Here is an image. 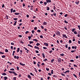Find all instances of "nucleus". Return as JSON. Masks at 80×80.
I'll return each mask as SVG.
<instances>
[{"mask_svg":"<svg viewBox=\"0 0 80 80\" xmlns=\"http://www.w3.org/2000/svg\"><path fill=\"white\" fill-rule=\"evenodd\" d=\"M73 76H74V77H76V78H77V75H75V74H73Z\"/></svg>","mask_w":80,"mask_h":80,"instance_id":"26","label":"nucleus"},{"mask_svg":"<svg viewBox=\"0 0 80 80\" xmlns=\"http://www.w3.org/2000/svg\"><path fill=\"white\" fill-rule=\"evenodd\" d=\"M34 32H35V31H34V30H32V33L33 34V33H34Z\"/></svg>","mask_w":80,"mask_h":80,"instance_id":"33","label":"nucleus"},{"mask_svg":"<svg viewBox=\"0 0 80 80\" xmlns=\"http://www.w3.org/2000/svg\"><path fill=\"white\" fill-rule=\"evenodd\" d=\"M35 48H37L38 50H39V48L38 47H37L36 46H35L34 47Z\"/></svg>","mask_w":80,"mask_h":80,"instance_id":"16","label":"nucleus"},{"mask_svg":"<svg viewBox=\"0 0 80 80\" xmlns=\"http://www.w3.org/2000/svg\"><path fill=\"white\" fill-rule=\"evenodd\" d=\"M31 37H30V36H29L28 37V38L29 39V40H30V39H31Z\"/></svg>","mask_w":80,"mask_h":80,"instance_id":"42","label":"nucleus"},{"mask_svg":"<svg viewBox=\"0 0 80 80\" xmlns=\"http://www.w3.org/2000/svg\"><path fill=\"white\" fill-rule=\"evenodd\" d=\"M50 77L48 76L47 78L48 80H49V79H50Z\"/></svg>","mask_w":80,"mask_h":80,"instance_id":"63","label":"nucleus"},{"mask_svg":"<svg viewBox=\"0 0 80 80\" xmlns=\"http://www.w3.org/2000/svg\"><path fill=\"white\" fill-rule=\"evenodd\" d=\"M58 63H61V58H58Z\"/></svg>","mask_w":80,"mask_h":80,"instance_id":"3","label":"nucleus"},{"mask_svg":"<svg viewBox=\"0 0 80 80\" xmlns=\"http://www.w3.org/2000/svg\"><path fill=\"white\" fill-rule=\"evenodd\" d=\"M70 62H74V60H70Z\"/></svg>","mask_w":80,"mask_h":80,"instance_id":"48","label":"nucleus"},{"mask_svg":"<svg viewBox=\"0 0 80 80\" xmlns=\"http://www.w3.org/2000/svg\"><path fill=\"white\" fill-rule=\"evenodd\" d=\"M14 58H15V59H16V58H17V59H18V58H19V57L18 56L17 57V56H15L14 57Z\"/></svg>","mask_w":80,"mask_h":80,"instance_id":"6","label":"nucleus"},{"mask_svg":"<svg viewBox=\"0 0 80 80\" xmlns=\"http://www.w3.org/2000/svg\"><path fill=\"white\" fill-rule=\"evenodd\" d=\"M35 52L37 53H38V52H39L37 50L35 51Z\"/></svg>","mask_w":80,"mask_h":80,"instance_id":"53","label":"nucleus"},{"mask_svg":"<svg viewBox=\"0 0 80 80\" xmlns=\"http://www.w3.org/2000/svg\"><path fill=\"white\" fill-rule=\"evenodd\" d=\"M14 20H18V18H13Z\"/></svg>","mask_w":80,"mask_h":80,"instance_id":"40","label":"nucleus"},{"mask_svg":"<svg viewBox=\"0 0 80 80\" xmlns=\"http://www.w3.org/2000/svg\"><path fill=\"white\" fill-rule=\"evenodd\" d=\"M17 70H19V67L18 66L17 67Z\"/></svg>","mask_w":80,"mask_h":80,"instance_id":"44","label":"nucleus"},{"mask_svg":"<svg viewBox=\"0 0 80 80\" xmlns=\"http://www.w3.org/2000/svg\"><path fill=\"white\" fill-rule=\"evenodd\" d=\"M46 70H47V71H49V68H46Z\"/></svg>","mask_w":80,"mask_h":80,"instance_id":"52","label":"nucleus"},{"mask_svg":"<svg viewBox=\"0 0 80 80\" xmlns=\"http://www.w3.org/2000/svg\"><path fill=\"white\" fill-rule=\"evenodd\" d=\"M75 3L76 5H78V3H80V2H79V1L76 2Z\"/></svg>","mask_w":80,"mask_h":80,"instance_id":"10","label":"nucleus"},{"mask_svg":"<svg viewBox=\"0 0 80 80\" xmlns=\"http://www.w3.org/2000/svg\"><path fill=\"white\" fill-rule=\"evenodd\" d=\"M64 22L65 23H68V22L66 20L64 21Z\"/></svg>","mask_w":80,"mask_h":80,"instance_id":"41","label":"nucleus"},{"mask_svg":"<svg viewBox=\"0 0 80 80\" xmlns=\"http://www.w3.org/2000/svg\"><path fill=\"white\" fill-rule=\"evenodd\" d=\"M74 34H78V33L77 32V31H75L74 32Z\"/></svg>","mask_w":80,"mask_h":80,"instance_id":"28","label":"nucleus"},{"mask_svg":"<svg viewBox=\"0 0 80 80\" xmlns=\"http://www.w3.org/2000/svg\"><path fill=\"white\" fill-rule=\"evenodd\" d=\"M70 72V70L66 71L65 72H63L64 73H69Z\"/></svg>","mask_w":80,"mask_h":80,"instance_id":"5","label":"nucleus"},{"mask_svg":"<svg viewBox=\"0 0 80 80\" xmlns=\"http://www.w3.org/2000/svg\"><path fill=\"white\" fill-rule=\"evenodd\" d=\"M69 43H72V41L70 40H69Z\"/></svg>","mask_w":80,"mask_h":80,"instance_id":"45","label":"nucleus"},{"mask_svg":"<svg viewBox=\"0 0 80 80\" xmlns=\"http://www.w3.org/2000/svg\"><path fill=\"white\" fill-rule=\"evenodd\" d=\"M56 33L57 35H58V36H60V32L58 31H57L56 32Z\"/></svg>","mask_w":80,"mask_h":80,"instance_id":"2","label":"nucleus"},{"mask_svg":"<svg viewBox=\"0 0 80 80\" xmlns=\"http://www.w3.org/2000/svg\"><path fill=\"white\" fill-rule=\"evenodd\" d=\"M33 41H35V42H38V40H37V39H33Z\"/></svg>","mask_w":80,"mask_h":80,"instance_id":"19","label":"nucleus"},{"mask_svg":"<svg viewBox=\"0 0 80 80\" xmlns=\"http://www.w3.org/2000/svg\"><path fill=\"white\" fill-rule=\"evenodd\" d=\"M44 45H46V46H48V43H47L46 42H45L44 43Z\"/></svg>","mask_w":80,"mask_h":80,"instance_id":"9","label":"nucleus"},{"mask_svg":"<svg viewBox=\"0 0 80 80\" xmlns=\"http://www.w3.org/2000/svg\"><path fill=\"white\" fill-rule=\"evenodd\" d=\"M37 32H39V33H40V32H41V31H40V30H37Z\"/></svg>","mask_w":80,"mask_h":80,"instance_id":"34","label":"nucleus"},{"mask_svg":"<svg viewBox=\"0 0 80 80\" xmlns=\"http://www.w3.org/2000/svg\"><path fill=\"white\" fill-rule=\"evenodd\" d=\"M29 43L30 44H31V43H33V41H30L29 42Z\"/></svg>","mask_w":80,"mask_h":80,"instance_id":"30","label":"nucleus"},{"mask_svg":"<svg viewBox=\"0 0 80 80\" xmlns=\"http://www.w3.org/2000/svg\"><path fill=\"white\" fill-rule=\"evenodd\" d=\"M20 64L21 65H22V66H24L25 65L24 64L22 63L21 62H20Z\"/></svg>","mask_w":80,"mask_h":80,"instance_id":"13","label":"nucleus"},{"mask_svg":"<svg viewBox=\"0 0 80 80\" xmlns=\"http://www.w3.org/2000/svg\"><path fill=\"white\" fill-rule=\"evenodd\" d=\"M67 16H68V15L67 14H66L64 15L65 17H66Z\"/></svg>","mask_w":80,"mask_h":80,"instance_id":"56","label":"nucleus"},{"mask_svg":"<svg viewBox=\"0 0 80 80\" xmlns=\"http://www.w3.org/2000/svg\"><path fill=\"white\" fill-rule=\"evenodd\" d=\"M53 15H54V16H55H55H56V13H53Z\"/></svg>","mask_w":80,"mask_h":80,"instance_id":"61","label":"nucleus"},{"mask_svg":"<svg viewBox=\"0 0 80 80\" xmlns=\"http://www.w3.org/2000/svg\"><path fill=\"white\" fill-rule=\"evenodd\" d=\"M43 49H44L45 50H46L47 49V48L45 47H43Z\"/></svg>","mask_w":80,"mask_h":80,"instance_id":"50","label":"nucleus"},{"mask_svg":"<svg viewBox=\"0 0 80 80\" xmlns=\"http://www.w3.org/2000/svg\"><path fill=\"white\" fill-rule=\"evenodd\" d=\"M61 74L63 76H64V77L65 76V74L63 73H62Z\"/></svg>","mask_w":80,"mask_h":80,"instance_id":"64","label":"nucleus"},{"mask_svg":"<svg viewBox=\"0 0 80 80\" xmlns=\"http://www.w3.org/2000/svg\"><path fill=\"white\" fill-rule=\"evenodd\" d=\"M2 75H4V76L7 75V73H5V72H4L2 74Z\"/></svg>","mask_w":80,"mask_h":80,"instance_id":"18","label":"nucleus"},{"mask_svg":"<svg viewBox=\"0 0 80 80\" xmlns=\"http://www.w3.org/2000/svg\"><path fill=\"white\" fill-rule=\"evenodd\" d=\"M75 30V29H73L72 30V32H74Z\"/></svg>","mask_w":80,"mask_h":80,"instance_id":"39","label":"nucleus"},{"mask_svg":"<svg viewBox=\"0 0 80 80\" xmlns=\"http://www.w3.org/2000/svg\"><path fill=\"white\" fill-rule=\"evenodd\" d=\"M15 15H20V13H18V12H15Z\"/></svg>","mask_w":80,"mask_h":80,"instance_id":"15","label":"nucleus"},{"mask_svg":"<svg viewBox=\"0 0 80 80\" xmlns=\"http://www.w3.org/2000/svg\"><path fill=\"white\" fill-rule=\"evenodd\" d=\"M4 80H7V79H8V78L7 77H4Z\"/></svg>","mask_w":80,"mask_h":80,"instance_id":"14","label":"nucleus"},{"mask_svg":"<svg viewBox=\"0 0 80 80\" xmlns=\"http://www.w3.org/2000/svg\"><path fill=\"white\" fill-rule=\"evenodd\" d=\"M37 27H35L34 28V30H37Z\"/></svg>","mask_w":80,"mask_h":80,"instance_id":"49","label":"nucleus"},{"mask_svg":"<svg viewBox=\"0 0 80 80\" xmlns=\"http://www.w3.org/2000/svg\"><path fill=\"white\" fill-rule=\"evenodd\" d=\"M47 3L46 2H44V5H47Z\"/></svg>","mask_w":80,"mask_h":80,"instance_id":"31","label":"nucleus"},{"mask_svg":"<svg viewBox=\"0 0 80 80\" xmlns=\"http://www.w3.org/2000/svg\"><path fill=\"white\" fill-rule=\"evenodd\" d=\"M8 72L10 73H13V74H15V75H17V74L16 73V72L14 71H8Z\"/></svg>","mask_w":80,"mask_h":80,"instance_id":"1","label":"nucleus"},{"mask_svg":"<svg viewBox=\"0 0 80 80\" xmlns=\"http://www.w3.org/2000/svg\"><path fill=\"white\" fill-rule=\"evenodd\" d=\"M77 46H75V47L74 46H72V49H74V48H75V49H77Z\"/></svg>","mask_w":80,"mask_h":80,"instance_id":"8","label":"nucleus"},{"mask_svg":"<svg viewBox=\"0 0 80 80\" xmlns=\"http://www.w3.org/2000/svg\"><path fill=\"white\" fill-rule=\"evenodd\" d=\"M23 5V7H25V3H23L22 4Z\"/></svg>","mask_w":80,"mask_h":80,"instance_id":"47","label":"nucleus"},{"mask_svg":"<svg viewBox=\"0 0 80 80\" xmlns=\"http://www.w3.org/2000/svg\"><path fill=\"white\" fill-rule=\"evenodd\" d=\"M42 57H43V58H45V54H44V53H42Z\"/></svg>","mask_w":80,"mask_h":80,"instance_id":"23","label":"nucleus"},{"mask_svg":"<svg viewBox=\"0 0 80 80\" xmlns=\"http://www.w3.org/2000/svg\"><path fill=\"white\" fill-rule=\"evenodd\" d=\"M54 61H55V59H52L51 60V63H53V62H54Z\"/></svg>","mask_w":80,"mask_h":80,"instance_id":"12","label":"nucleus"},{"mask_svg":"<svg viewBox=\"0 0 80 80\" xmlns=\"http://www.w3.org/2000/svg\"><path fill=\"white\" fill-rule=\"evenodd\" d=\"M4 7H5V5L4 4H2V8H4Z\"/></svg>","mask_w":80,"mask_h":80,"instance_id":"46","label":"nucleus"},{"mask_svg":"<svg viewBox=\"0 0 80 80\" xmlns=\"http://www.w3.org/2000/svg\"><path fill=\"white\" fill-rule=\"evenodd\" d=\"M0 53H1V54H4V52H0Z\"/></svg>","mask_w":80,"mask_h":80,"instance_id":"62","label":"nucleus"},{"mask_svg":"<svg viewBox=\"0 0 80 80\" xmlns=\"http://www.w3.org/2000/svg\"><path fill=\"white\" fill-rule=\"evenodd\" d=\"M2 58H5V55H3L2 56Z\"/></svg>","mask_w":80,"mask_h":80,"instance_id":"51","label":"nucleus"},{"mask_svg":"<svg viewBox=\"0 0 80 80\" xmlns=\"http://www.w3.org/2000/svg\"><path fill=\"white\" fill-rule=\"evenodd\" d=\"M10 70H12V71H14V70H15V69H14V68H11L10 69Z\"/></svg>","mask_w":80,"mask_h":80,"instance_id":"24","label":"nucleus"},{"mask_svg":"<svg viewBox=\"0 0 80 80\" xmlns=\"http://www.w3.org/2000/svg\"><path fill=\"white\" fill-rule=\"evenodd\" d=\"M62 36L63 37H64V38H68V37H67V36L66 34H63L62 35Z\"/></svg>","mask_w":80,"mask_h":80,"instance_id":"4","label":"nucleus"},{"mask_svg":"<svg viewBox=\"0 0 80 80\" xmlns=\"http://www.w3.org/2000/svg\"><path fill=\"white\" fill-rule=\"evenodd\" d=\"M76 52V50H72L71 51L72 53H73V52Z\"/></svg>","mask_w":80,"mask_h":80,"instance_id":"27","label":"nucleus"},{"mask_svg":"<svg viewBox=\"0 0 80 80\" xmlns=\"http://www.w3.org/2000/svg\"><path fill=\"white\" fill-rule=\"evenodd\" d=\"M28 77L29 78V79H31V78H32V77L30 75H28Z\"/></svg>","mask_w":80,"mask_h":80,"instance_id":"11","label":"nucleus"},{"mask_svg":"<svg viewBox=\"0 0 80 80\" xmlns=\"http://www.w3.org/2000/svg\"><path fill=\"white\" fill-rule=\"evenodd\" d=\"M28 46L29 47H32V48H33V46L31 45L28 44Z\"/></svg>","mask_w":80,"mask_h":80,"instance_id":"20","label":"nucleus"},{"mask_svg":"<svg viewBox=\"0 0 80 80\" xmlns=\"http://www.w3.org/2000/svg\"><path fill=\"white\" fill-rule=\"evenodd\" d=\"M53 51H51L49 52V53L50 54L52 53V52Z\"/></svg>","mask_w":80,"mask_h":80,"instance_id":"59","label":"nucleus"},{"mask_svg":"<svg viewBox=\"0 0 80 80\" xmlns=\"http://www.w3.org/2000/svg\"><path fill=\"white\" fill-rule=\"evenodd\" d=\"M47 10H50V8L49 7H47Z\"/></svg>","mask_w":80,"mask_h":80,"instance_id":"21","label":"nucleus"},{"mask_svg":"<svg viewBox=\"0 0 80 80\" xmlns=\"http://www.w3.org/2000/svg\"><path fill=\"white\" fill-rule=\"evenodd\" d=\"M60 55H61V56H62V57H63L64 56V54L63 53L61 54H60Z\"/></svg>","mask_w":80,"mask_h":80,"instance_id":"29","label":"nucleus"},{"mask_svg":"<svg viewBox=\"0 0 80 80\" xmlns=\"http://www.w3.org/2000/svg\"><path fill=\"white\" fill-rule=\"evenodd\" d=\"M20 52V48H18L17 49V52Z\"/></svg>","mask_w":80,"mask_h":80,"instance_id":"17","label":"nucleus"},{"mask_svg":"<svg viewBox=\"0 0 80 80\" xmlns=\"http://www.w3.org/2000/svg\"><path fill=\"white\" fill-rule=\"evenodd\" d=\"M74 67H77V66L75 64H74Z\"/></svg>","mask_w":80,"mask_h":80,"instance_id":"60","label":"nucleus"},{"mask_svg":"<svg viewBox=\"0 0 80 80\" xmlns=\"http://www.w3.org/2000/svg\"><path fill=\"white\" fill-rule=\"evenodd\" d=\"M6 17H7L6 19L7 20L8 19V15H6Z\"/></svg>","mask_w":80,"mask_h":80,"instance_id":"43","label":"nucleus"},{"mask_svg":"<svg viewBox=\"0 0 80 80\" xmlns=\"http://www.w3.org/2000/svg\"><path fill=\"white\" fill-rule=\"evenodd\" d=\"M48 75L50 76H51L52 75V74H51V73H48Z\"/></svg>","mask_w":80,"mask_h":80,"instance_id":"54","label":"nucleus"},{"mask_svg":"<svg viewBox=\"0 0 80 80\" xmlns=\"http://www.w3.org/2000/svg\"><path fill=\"white\" fill-rule=\"evenodd\" d=\"M30 74L31 75H32V76H34V74H33L32 72H31Z\"/></svg>","mask_w":80,"mask_h":80,"instance_id":"37","label":"nucleus"},{"mask_svg":"<svg viewBox=\"0 0 80 80\" xmlns=\"http://www.w3.org/2000/svg\"><path fill=\"white\" fill-rule=\"evenodd\" d=\"M13 8H12L11 9V13H12L13 12Z\"/></svg>","mask_w":80,"mask_h":80,"instance_id":"38","label":"nucleus"},{"mask_svg":"<svg viewBox=\"0 0 80 80\" xmlns=\"http://www.w3.org/2000/svg\"><path fill=\"white\" fill-rule=\"evenodd\" d=\"M41 28H42V29H43V28H44V27L42 26H41Z\"/></svg>","mask_w":80,"mask_h":80,"instance_id":"55","label":"nucleus"},{"mask_svg":"<svg viewBox=\"0 0 80 80\" xmlns=\"http://www.w3.org/2000/svg\"><path fill=\"white\" fill-rule=\"evenodd\" d=\"M29 33V32H28V31H27L26 32V34H27V33Z\"/></svg>","mask_w":80,"mask_h":80,"instance_id":"57","label":"nucleus"},{"mask_svg":"<svg viewBox=\"0 0 80 80\" xmlns=\"http://www.w3.org/2000/svg\"><path fill=\"white\" fill-rule=\"evenodd\" d=\"M51 73L52 74H53V70H51Z\"/></svg>","mask_w":80,"mask_h":80,"instance_id":"35","label":"nucleus"},{"mask_svg":"<svg viewBox=\"0 0 80 80\" xmlns=\"http://www.w3.org/2000/svg\"><path fill=\"white\" fill-rule=\"evenodd\" d=\"M43 24L44 25H47V22H43Z\"/></svg>","mask_w":80,"mask_h":80,"instance_id":"25","label":"nucleus"},{"mask_svg":"<svg viewBox=\"0 0 80 80\" xmlns=\"http://www.w3.org/2000/svg\"><path fill=\"white\" fill-rule=\"evenodd\" d=\"M40 45V43H39L38 42H37V44H36L37 46H38L39 45Z\"/></svg>","mask_w":80,"mask_h":80,"instance_id":"32","label":"nucleus"},{"mask_svg":"<svg viewBox=\"0 0 80 80\" xmlns=\"http://www.w3.org/2000/svg\"><path fill=\"white\" fill-rule=\"evenodd\" d=\"M46 2H47V3H51V2H52V1H51V0H46Z\"/></svg>","mask_w":80,"mask_h":80,"instance_id":"7","label":"nucleus"},{"mask_svg":"<svg viewBox=\"0 0 80 80\" xmlns=\"http://www.w3.org/2000/svg\"><path fill=\"white\" fill-rule=\"evenodd\" d=\"M43 3V2L42 1H41L40 2V3L41 4H42Z\"/></svg>","mask_w":80,"mask_h":80,"instance_id":"58","label":"nucleus"},{"mask_svg":"<svg viewBox=\"0 0 80 80\" xmlns=\"http://www.w3.org/2000/svg\"><path fill=\"white\" fill-rule=\"evenodd\" d=\"M20 52H21L20 53V55H22V52H23V50H20Z\"/></svg>","mask_w":80,"mask_h":80,"instance_id":"22","label":"nucleus"},{"mask_svg":"<svg viewBox=\"0 0 80 80\" xmlns=\"http://www.w3.org/2000/svg\"><path fill=\"white\" fill-rule=\"evenodd\" d=\"M5 51L6 52H8V50L7 49H6L5 50Z\"/></svg>","mask_w":80,"mask_h":80,"instance_id":"36","label":"nucleus"}]
</instances>
